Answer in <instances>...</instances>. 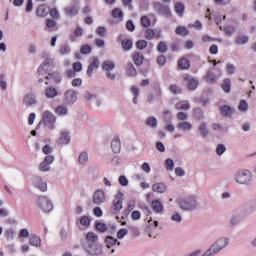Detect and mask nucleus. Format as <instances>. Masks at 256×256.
Segmentation results:
<instances>
[{"instance_id":"obj_1","label":"nucleus","mask_w":256,"mask_h":256,"mask_svg":"<svg viewBox=\"0 0 256 256\" xmlns=\"http://www.w3.org/2000/svg\"><path fill=\"white\" fill-rule=\"evenodd\" d=\"M197 205V198L195 196H188L179 200V206L183 211H195Z\"/></svg>"},{"instance_id":"obj_2","label":"nucleus","mask_w":256,"mask_h":256,"mask_svg":"<svg viewBox=\"0 0 256 256\" xmlns=\"http://www.w3.org/2000/svg\"><path fill=\"white\" fill-rule=\"evenodd\" d=\"M228 243H229V241L227 240V238L219 239L202 256H213V255H216V253H219V251H221V249H223L224 247H227Z\"/></svg>"},{"instance_id":"obj_3","label":"nucleus","mask_w":256,"mask_h":256,"mask_svg":"<svg viewBox=\"0 0 256 256\" xmlns=\"http://www.w3.org/2000/svg\"><path fill=\"white\" fill-rule=\"evenodd\" d=\"M42 123L52 131L55 128V123H57V118L53 115V112L45 110L42 113Z\"/></svg>"},{"instance_id":"obj_4","label":"nucleus","mask_w":256,"mask_h":256,"mask_svg":"<svg viewBox=\"0 0 256 256\" xmlns=\"http://www.w3.org/2000/svg\"><path fill=\"white\" fill-rule=\"evenodd\" d=\"M153 7H154L155 11H157V13H159V15H164V17H171V15H172L171 9L169 8V6H167L161 2H155L153 4Z\"/></svg>"},{"instance_id":"obj_5","label":"nucleus","mask_w":256,"mask_h":256,"mask_svg":"<svg viewBox=\"0 0 256 256\" xmlns=\"http://www.w3.org/2000/svg\"><path fill=\"white\" fill-rule=\"evenodd\" d=\"M38 206L44 213H50V211H53V204L45 196L38 198Z\"/></svg>"},{"instance_id":"obj_6","label":"nucleus","mask_w":256,"mask_h":256,"mask_svg":"<svg viewBox=\"0 0 256 256\" xmlns=\"http://www.w3.org/2000/svg\"><path fill=\"white\" fill-rule=\"evenodd\" d=\"M237 183L245 185L251 181V172L248 170L239 171L236 176Z\"/></svg>"},{"instance_id":"obj_7","label":"nucleus","mask_w":256,"mask_h":256,"mask_svg":"<svg viewBox=\"0 0 256 256\" xmlns=\"http://www.w3.org/2000/svg\"><path fill=\"white\" fill-rule=\"evenodd\" d=\"M182 79L185 83H187V88L190 91H195V89H197L199 82L195 78H193V76L189 74H184Z\"/></svg>"},{"instance_id":"obj_8","label":"nucleus","mask_w":256,"mask_h":256,"mask_svg":"<svg viewBox=\"0 0 256 256\" xmlns=\"http://www.w3.org/2000/svg\"><path fill=\"white\" fill-rule=\"evenodd\" d=\"M77 101V93L75 90L70 89L64 93V103L65 105H73Z\"/></svg>"},{"instance_id":"obj_9","label":"nucleus","mask_w":256,"mask_h":256,"mask_svg":"<svg viewBox=\"0 0 256 256\" xmlns=\"http://www.w3.org/2000/svg\"><path fill=\"white\" fill-rule=\"evenodd\" d=\"M53 161H55V157L48 155L44 158V161H42L39 165V170L42 171V173H45L47 171H51V167L49 165H51V163H53Z\"/></svg>"},{"instance_id":"obj_10","label":"nucleus","mask_w":256,"mask_h":256,"mask_svg":"<svg viewBox=\"0 0 256 256\" xmlns=\"http://www.w3.org/2000/svg\"><path fill=\"white\" fill-rule=\"evenodd\" d=\"M23 104L26 107H33V105H37V97L33 93L26 94L23 98Z\"/></svg>"},{"instance_id":"obj_11","label":"nucleus","mask_w":256,"mask_h":256,"mask_svg":"<svg viewBox=\"0 0 256 256\" xmlns=\"http://www.w3.org/2000/svg\"><path fill=\"white\" fill-rule=\"evenodd\" d=\"M47 67H49V64L46 62L42 63L38 68V75L39 77L44 76L46 79H53V77H55V73L47 75Z\"/></svg>"},{"instance_id":"obj_12","label":"nucleus","mask_w":256,"mask_h":256,"mask_svg":"<svg viewBox=\"0 0 256 256\" xmlns=\"http://www.w3.org/2000/svg\"><path fill=\"white\" fill-rule=\"evenodd\" d=\"M34 185L42 192L47 191V181L43 180L42 177L36 176L34 178Z\"/></svg>"},{"instance_id":"obj_13","label":"nucleus","mask_w":256,"mask_h":256,"mask_svg":"<svg viewBox=\"0 0 256 256\" xmlns=\"http://www.w3.org/2000/svg\"><path fill=\"white\" fill-rule=\"evenodd\" d=\"M93 202L95 205H101V203H105V192H103V190H97L93 195Z\"/></svg>"},{"instance_id":"obj_14","label":"nucleus","mask_w":256,"mask_h":256,"mask_svg":"<svg viewBox=\"0 0 256 256\" xmlns=\"http://www.w3.org/2000/svg\"><path fill=\"white\" fill-rule=\"evenodd\" d=\"M96 69H99V58L94 57V58H92V62L88 66V69H87L88 77H92L93 76V71H95Z\"/></svg>"},{"instance_id":"obj_15","label":"nucleus","mask_w":256,"mask_h":256,"mask_svg":"<svg viewBox=\"0 0 256 256\" xmlns=\"http://www.w3.org/2000/svg\"><path fill=\"white\" fill-rule=\"evenodd\" d=\"M84 30L81 28V26H77L74 30V34L69 35V40L71 43H75L77 41V37H83Z\"/></svg>"},{"instance_id":"obj_16","label":"nucleus","mask_w":256,"mask_h":256,"mask_svg":"<svg viewBox=\"0 0 256 256\" xmlns=\"http://www.w3.org/2000/svg\"><path fill=\"white\" fill-rule=\"evenodd\" d=\"M71 141V138L69 137V133L66 131H62L60 133V137L57 139L58 145H67Z\"/></svg>"},{"instance_id":"obj_17","label":"nucleus","mask_w":256,"mask_h":256,"mask_svg":"<svg viewBox=\"0 0 256 256\" xmlns=\"http://www.w3.org/2000/svg\"><path fill=\"white\" fill-rule=\"evenodd\" d=\"M64 11L66 15H69V17H75V15L79 14V6L77 5L67 6Z\"/></svg>"},{"instance_id":"obj_18","label":"nucleus","mask_w":256,"mask_h":256,"mask_svg":"<svg viewBox=\"0 0 256 256\" xmlns=\"http://www.w3.org/2000/svg\"><path fill=\"white\" fill-rule=\"evenodd\" d=\"M113 153H121V140L119 137H115L111 142Z\"/></svg>"},{"instance_id":"obj_19","label":"nucleus","mask_w":256,"mask_h":256,"mask_svg":"<svg viewBox=\"0 0 256 256\" xmlns=\"http://www.w3.org/2000/svg\"><path fill=\"white\" fill-rule=\"evenodd\" d=\"M152 191L154 193L163 194L167 191V186L164 183H155L152 185Z\"/></svg>"},{"instance_id":"obj_20","label":"nucleus","mask_w":256,"mask_h":256,"mask_svg":"<svg viewBox=\"0 0 256 256\" xmlns=\"http://www.w3.org/2000/svg\"><path fill=\"white\" fill-rule=\"evenodd\" d=\"M36 15L38 17H47L49 15V8L47 5L42 4L37 8Z\"/></svg>"},{"instance_id":"obj_21","label":"nucleus","mask_w":256,"mask_h":256,"mask_svg":"<svg viewBox=\"0 0 256 256\" xmlns=\"http://www.w3.org/2000/svg\"><path fill=\"white\" fill-rule=\"evenodd\" d=\"M191 67V61L187 58H181L178 60V68L185 71Z\"/></svg>"},{"instance_id":"obj_22","label":"nucleus","mask_w":256,"mask_h":256,"mask_svg":"<svg viewBox=\"0 0 256 256\" xmlns=\"http://www.w3.org/2000/svg\"><path fill=\"white\" fill-rule=\"evenodd\" d=\"M113 209L118 213L120 209H123V198L116 196L113 200Z\"/></svg>"},{"instance_id":"obj_23","label":"nucleus","mask_w":256,"mask_h":256,"mask_svg":"<svg viewBox=\"0 0 256 256\" xmlns=\"http://www.w3.org/2000/svg\"><path fill=\"white\" fill-rule=\"evenodd\" d=\"M151 207L154 213H163V203L159 200H153L151 203Z\"/></svg>"},{"instance_id":"obj_24","label":"nucleus","mask_w":256,"mask_h":256,"mask_svg":"<svg viewBox=\"0 0 256 256\" xmlns=\"http://www.w3.org/2000/svg\"><path fill=\"white\" fill-rule=\"evenodd\" d=\"M249 43V36L245 34L238 35L235 38V45H247Z\"/></svg>"},{"instance_id":"obj_25","label":"nucleus","mask_w":256,"mask_h":256,"mask_svg":"<svg viewBox=\"0 0 256 256\" xmlns=\"http://www.w3.org/2000/svg\"><path fill=\"white\" fill-rule=\"evenodd\" d=\"M174 11L179 17H183V13H185V4L183 2H177L174 5Z\"/></svg>"},{"instance_id":"obj_26","label":"nucleus","mask_w":256,"mask_h":256,"mask_svg":"<svg viewBox=\"0 0 256 256\" xmlns=\"http://www.w3.org/2000/svg\"><path fill=\"white\" fill-rule=\"evenodd\" d=\"M177 129H180L181 131H191L193 129V124L187 121L180 122L177 125Z\"/></svg>"},{"instance_id":"obj_27","label":"nucleus","mask_w":256,"mask_h":256,"mask_svg":"<svg viewBox=\"0 0 256 256\" xmlns=\"http://www.w3.org/2000/svg\"><path fill=\"white\" fill-rule=\"evenodd\" d=\"M221 89L224 91V93H231V79H224L221 84Z\"/></svg>"},{"instance_id":"obj_28","label":"nucleus","mask_w":256,"mask_h":256,"mask_svg":"<svg viewBox=\"0 0 256 256\" xmlns=\"http://www.w3.org/2000/svg\"><path fill=\"white\" fill-rule=\"evenodd\" d=\"M54 113L59 116H65L67 113H69V110H67V106L59 105L55 108Z\"/></svg>"},{"instance_id":"obj_29","label":"nucleus","mask_w":256,"mask_h":256,"mask_svg":"<svg viewBox=\"0 0 256 256\" xmlns=\"http://www.w3.org/2000/svg\"><path fill=\"white\" fill-rule=\"evenodd\" d=\"M103 71H113L115 69V63H113L111 60H106L102 64Z\"/></svg>"},{"instance_id":"obj_30","label":"nucleus","mask_w":256,"mask_h":256,"mask_svg":"<svg viewBox=\"0 0 256 256\" xmlns=\"http://www.w3.org/2000/svg\"><path fill=\"white\" fill-rule=\"evenodd\" d=\"M143 61H145V57L140 52L133 55V62L135 65H143Z\"/></svg>"},{"instance_id":"obj_31","label":"nucleus","mask_w":256,"mask_h":256,"mask_svg":"<svg viewBox=\"0 0 256 256\" xmlns=\"http://www.w3.org/2000/svg\"><path fill=\"white\" fill-rule=\"evenodd\" d=\"M126 73L128 77H135L137 75V69H135L133 63H128Z\"/></svg>"},{"instance_id":"obj_32","label":"nucleus","mask_w":256,"mask_h":256,"mask_svg":"<svg viewBox=\"0 0 256 256\" xmlns=\"http://www.w3.org/2000/svg\"><path fill=\"white\" fill-rule=\"evenodd\" d=\"M220 111L223 117H231V115H233V109L227 105L222 106Z\"/></svg>"},{"instance_id":"obj_33","label":"nucleus","mask_w":256,"mask_h":256,"mask_svg":"<svg viewBox=\"0 0 256 256\" xmlns=\"http://www.w3.org/2000/svg\"><path fill=\"white\" fill-rule=\"evenodd\" d=\"M205 81L206 83H215L217 81V76L215 73L208 71L205 76Z\"/></svg>"},{"instance_id":"obj_34","label":"nucleus","mask_w":256,"mask_h":256,"mask_svg":"<svg viewBox=\"0 0 256 256\" xmlns=\"http://www.w3.org/2000/svg\"><path fill=\"white\" fill-rule=\"evenodd\" d=\"M29 245H32L33 247H40L41 238H39V236H32L29 240Z\"/></svg>"},{"instance_id":"obj_35","label":"nucleus","mask_w":256,"mask_h":256,"mask_svg":"<svg viewBox=\"0 0 256 256\" xmlns=\"http://www.w3.org/2000/svg\"><path fill=\"white\" fill-rule=\"evenodd\" d=\"M112 17L114 19H120V21L123 20V10L119 9V8H115L114 10H112Z\"/></svg>"},{"instance_id":"obj_36","label":"nucleus","mask_w":256,"mask_h":256,"mask_svg":"<svg viewBox=\"0 0 256 256\" xmlns=\"http://www.w3.org/2000/svg\"><path fill=\"white\" fill-rule=\"evenodd\" d=\"M45 96L48 99H53V98L57 97V89H55V88L46 89Z\"/></svg>"},{"instance_id":"obj_37","label":"nucleus","mask_w":256,"mask_h":256,"mask_svg":"<svg viewBox=\"0 0 256 256\" xmlns=\"http://www.w3.org/2000/svg\"><path fill=\"white\" fill-rule=\"evenodd\" d=\"M176 35H182L183 37L189 35V30L184 26H178L175 30Z\"/></svg>"},{"instance_id":"obj_38","label":"nucleus","mask_w":256,"mask_h":256,"mask_svg":"<svg viewBox=\"0 0 256 256\" xmlns=\"http://www.w3.org/2000/svg\"><path fill=\"white\" fill-rule=\"evenodd\" d=\"M122 47L124 51H129L131 47H133V41H131V39L122 40Z\"/></svg>"},{"instance_id":"obj_39","label":"nucleus","mask_w":256,"mask_h":256,"mask_svg":"<svg viewBox=\"0 0 256 256\" xmlns=\"http://www.w3.org/2000/svg\"><path fill=\"white\" fill-rule=\"evenodd\" d=\"M169 90H170L171 93H173L174 95H181V93H182L181 87H179V86L176 85V84H171V85L169 86Z\"/></svg>"},{"instance_id":"obj_40","label":"nucleus","mask_w":256,"mask_h":256,"mask_svg":"<svg viewBox=\"0 0 256 256\" xmlns=\"http://www.w3.org/2000/svg\"><path fill=\"white\" fill-rule=\"evenodd\" d=\"M105 243H106L108 249H111V247H113V245L117 244V239H115V238H113L111 236H108L105 239Z\"/></svg>"},{"instance_id":"obj_41","label":"nucleus","mask_w":256,"mask_h":256,"mask_svg":"<svg viewBox=\"0 0 256 256\" xmlns=\"http://www.w3.org/2000/svg\"><path fill=\"white\" fill-rule=\"evenodd\" d=\"M86 239H87V241H90L91 243H97V239H99V238H98L97 234H95L93 232H88L86 234Z\"/></svg>"},{"instance_id":"obj_42","label":"nucleus","mask_w":256,"mask_h":256,"mask_svg":"<svg viewBox=\"0 0 256 256\" xmlns=\"http://www.w3.org/2000/svg\"><path fill=\"white\" fill-rule=\"evenodd\" d=\"M59 53L60 55H69V53H71V48L67 44H64L60 46Z\"/></svg>"},{"instance_id":"obj_43","label":"nucleus","mask_w":256,"mask_h":256,"mask_svg":"<svg viewBox=\"0 0 256 256\" xmlns=\"http://www.w3.org/2000/svg\"><path fill=\"white\" fill-rule=\"evenodd\" d=\"M194 113V117L195 119H197V121H201V119H203V110H201V108H195L193 110Z\"/></svg>"},{"instance_id":"obj_44","label":"nucleus","mask_w":256,"mask_h":256,"mask_svg":"<svg viewBox=\"0 0 256 256\" xmlns=\"http://www.w3.org/2000/svg\"><path fill=\"white\" fill-rule=\"evenodd\" d=\"M145 39H147L148 41H151L152 39H155V30L147 29L145 31Z\"/></svg>"},{"instance_id":"obj_45","label":"nucleus","mask_w":256,"mask_h":256,"mask_svg":"<svg viewBox=\"0 0 256 256\" xmlns=\"http://www.w3.org/2000/svg\"><path fill=\"white\" fill-rule=\"evenodd\" d=\"M199 131H200L202 137L209 135V129H207V124H205V123H203L199 126Z\"/></svg>"},{"instance_id":"obj_46","label":"nucleus","mask_w":256,"mask_h":256,"mask_svg":"<svg viewBox=\"0 0 256 256\" xmlns=\"http://www.w3.org/2000/svg\"><path fill=\"white\" fill-rule=\"evenodd\" d=\"M96 229L97 231H100V233H105V231H107V224L102 222H97Z\"/></svg>"},{"instance_id":"obj_47","label":"nucleus","mask_w":256,"mask_h":256,"mask_svg":"<svg viewBox=\"0 0 256 256\" xmlns=\"http://www.w3.org/2000/svg\"><path fill=\"white\" fill-rule=\"evenodd\" d=\"M146 125H148V127H153L155 129V127H157V119H155V117H150L146 120Z\"/></svg>"},{"instance_id":"obj_48","label":"nucleus","mask_w":256,"mask_h":256,"mask_svg":"<svg viewBox=\"0 0 256 256\" xmlns=\"http://www.w3.org/2000/svg\"><path fill=\"white\" fill-rule=\"evenodd\" d=\"M141 25L142 27H151V20L147 16H143L141 18Z\"/></svg>"},{"instance_id":"obj_49","label":"nucleus","mask_w":256,"mask_h":256,"mask_svg":"<svg viewBox=\"0 0 256 256\" xmlns=\"http://www.w3.org/2000/svg\"><path fill=\"white\" fill-rule=\"evenodd\" d=\"M82 55H89L91 53V46L89 44L83 45L80 49Z\"/></svg>"},{"instance_id":"obj_50","label":"nucleus","mask_w":256,"mask_h":256,"mask_svg":"<svg viewBox=\"0 0 256 256\" xmlns=\"http://www.w3.org/2000/svg\"><path fill=\"white\" fill-rule=\"evenodd\" d=\"M80 225H83L84 227H89L91 225V220H89V217L82 216L80 218Z\"/></svg>"},{"instance_id":"obj_51","label":"nucleus","mask_w":256,"mask_h":256,"mask_svg":"<svg viewBox=\"0 0 256 256\" xmlns=\"http://www.w3.org/2000/svg\"><path fill=\"white\" fill-rule=\"evenodd\" d=\"M157 51H159V53H167V44L165 42H160L157 46Z\"/></svg>"},{"instance_id":"obj_52","label":"nucleus","mask_w":256,"mask_h":256,"mask_svg":"<svg viewBox=\"0 0 256 256\" xmlns=\"http://www.w3.org/2000/svg\"><path fill=\"white\" fill-rule=\"evenodd\" d=\"M97 35L99 37H105L107 35V29L103 26H99L96 30Z\"/></svg>"},{"instance_id":"obj_53","label":"nucleus","mask_w":256,"mask_h":256,"mask_svg":"<svg viewBox=\"0 0 256 256\" xmlns=\"http://www.w3.org/2000/svg\"><path fill=\"white\" fill-rule=\"evenodd\" d=\"M136 47L137 49H139L140 51H143V49H145L147 47V41L145 40H139L136 42Z\"/></svg>"},{"instance_id":"obj_54","label":"nucleus","mask_w":256,"mask_h":256,"mask_svg":"<svg viewBox=\"0 0 256 256\" xmlns=\"http://www.w3.org/2000/svg\"><path fill=\"white\" fill-rule=\"evenodd\" d=\"M4 235H5L6 239L11 240V239H13V237H15V231H13V229L9 228L4 232Z\"/></svg>"},{"instance_id":"obj_55","label":"nucleus","mask_w":256,"mask_h":256,"mask_svg":"<svg viewBox=\"0 0 256 256\" xmlns=\"http://www.w3.org/2000/svg\"><path fill=\"white\" fill-rule=\"evenodd\" d=\"M167 171H173V167H175V163H173V159L168 158L165 162Z\"/></svg>"},{"instance_id":"obj_56","label":"nucleus","mask_w":256,"mask_h":256,"mask_svg":"<svg viewBox=\"0 0 256 256\" xmlns=\"http://www.w3.org/2000/svg\"><path fill=\"white\" fill-rule=\"evenodd\" d=\"M238 109L240 111H247V109H249V105L247 104V101L241 100L239 103Z\"/></svg>"},{"instance_id":"obj_57","label":"nucleus","mask_w":256,"mask_h":256,"mask_svg":"<svg viewBox=\"0 0 256 256\" xmlns=\"http://www.w3.org/2000/svg\"><path fill=\"white\" fill-rule=\"evenodd\" d=\"M224 31H225L227 37H231V35H233V33H235V27H233V26H226L224 28Z\"/></svg>"},{"instance_id":"obj_58","label":"nucleus","mask_w":256,"mask_h":256,"mask_svg":"<svg viewBox=\"0 0 256 256\" xmlns=\"http://www.w3.org/2000/svg\"><path fill=\"white\" fill-rule=\"evenodd\" d=\"M88 159H89V155L86 152H82L79 155V163H81V164L86 163V161H88Z\"/></svg>"},{"instance_id":"obj_59","label":"nucleus","mask_w":256,"mask_h":256,"mask_svg":"<svg viewBox=\"0 0 256 256\" xmlns=\"http://www.w3.org/2000/svg\"><path fill=\"white\" fill-rule=\"evenodd\" d=\"M49 13L52 19H59V10H57V8H52L51 10H49Z\"/></svg>"},{"instance_id":"obj_60","label":"nucleus","mask_w":256,"mask_h":256,"mask_svg":"<svg viewBox=\"0 0 256 256\" xmlns=\"http://www.w3.org/2000/svg\"><path fill=\"white\" fill-rule=\"evenodd\" d=\"M72 67L74 73H79V71L83 69V64H81V62H75Z\"/></svg>"},{"instance_id":"obj_61","label":"nucleus","mask_w":256,"mask_h":256,"mask_svg":"<svg viewBox=\"0 0 256 256\" xmlns=\"http://www.w3.org/2000/svg\"><path fill=\"white\" fill-rule=\"evenodd\" d=\"M56 26H57V22H55V20H53V19L46 20V27L48 29H53V27H56Z\"/></svg>"},{"instance_id":"obj_62","label":"nucleus","mask_w":256,"mask_h":256,"mask_svg":"<svg viewBox=\"0 0 256 256\" xmlns=\"http://www.w3.org/2000/svg\"><path fill=\"white\" fill-rule=\"evenodd\" d=\"M227 148H225V145L219 144L216 148L217 155H222L224 151H226Z\"/></svg>"},{"instance_id":"obj_63","label":"nucleus","mask_w":256,"mask_h":256,"mask_svg":"<svg viewBox=\"0 0 256 256\" xmlns=\"http://www.w3.org/2000/svg\"><path fill=\"white\" fill-rule=\"evenodd\" d=\"M127 233H128L127 229H125V228L120 229L117 233L118 239H123V237H125V235H127Z\"/></svg>"},{"instance_id":"obj_64","label":"nucleus","mask_w":256,"mask_h":256,"mask_svg":"<svg viewBox=\"0 0 256 256\" xmlns=\"http://www.w3.org/2000/svg\"><path fill=\"white\" fill-rule=\"evenodd\" d=\"M126 29L128 31H135V24H133V21L132 20H128L126 22Z\"/></svg>"}]
</instances>
